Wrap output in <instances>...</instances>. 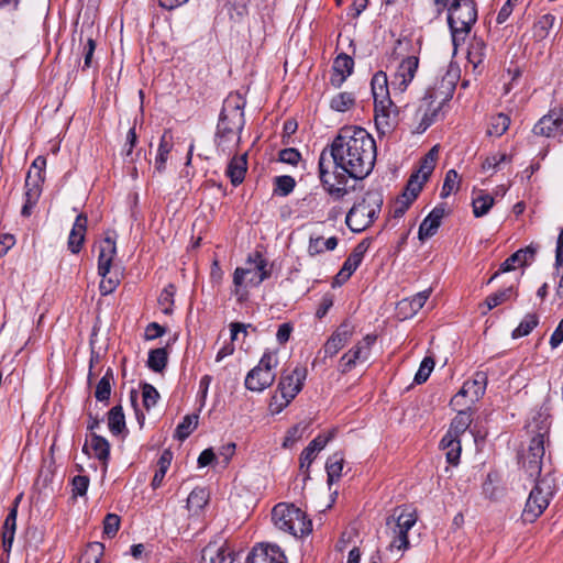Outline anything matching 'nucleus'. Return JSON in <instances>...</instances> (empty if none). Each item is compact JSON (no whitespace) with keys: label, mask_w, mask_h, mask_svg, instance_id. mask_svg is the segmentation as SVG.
Masks as SVG:
<instances>
[{"label":"nucleus","mask_w":563,"mask_h":563,"mask_svg":"<svg viewBox=\"0 0 563 563\" xmlns=\"http://www.w3.org/2000/svg\"><path fill=\"white\" fill-rule=\"evenodd\" d=\"M328 148V164L342 169L353 179H364L374 168L376 143L372 135L360 126H344Z\"/></svg>","instance_id":"1"},{"label":"nucleus","mask_w":563,"mask_h":563,"mask_svg":"<svg viewBox=\"0 0 563 563\" xmlns=\"http://www.w3.org/2000/svg\"><path fill=\"white\" fill-rule=\"evenodd\" d=\"M244 124L245 119L241 104L225 101L217 124L216 145L218 152L230 155L238 147Z\"/></svg>","instance_id":"4"},{"label":"nucleus","mask_w":563,"mask_h":563,"mask_svg":"<svg viewBox=\"0 0 563 563\" xmlns=\"http://www.w3.org/2000/svg\"><path fill=\"white\" fill-rule=\"evenodd\" d=\"M114 380L113 371L109 367L96 386L95 397L100 402H109L111 396V385Z\"/></svg>","instance_id":"36"},{"label":"nucleus","mask_w":563,"mask_h":563,"mask_svg":"<svg viewBox=\"0 0 563 563\" xmlns=\"http://www.w3.org/2000/svg\"><path fill=\"white\" fill-rule=\"evenodd\" d=\"M439 156V146L434 145L421 159L420 167L416 172L420 175V179L427 181L429 176L432 174L435 167V163Z\"/></svg>","instance_id":"39"},{"label":"nucleus","mask_w":563,"mask_h":563,"mask_svg":"<svg viewBox=\"0 0 563 563\" xmlns=\"http://www.w3.org/2000/svg\"><path fill=\"white\" fill-rule=\"evenodd\" d=\"M371 245V239H364L362 240L351 252V254L347 256L345 262L343 263V268L345 271H349L351 274H353L357 267L361 265L365 253L367 252L368 247Z\"/></svg>","instance_id":"31"},{"label":"nucleus","mask_w":563,"mask_h":563,"mask_svg":"<svg viewBox=\"0 0 563 563\" xmlns=\"http://www.w3.org/2000/svg\"><path fill=\"white\" fill-rule=\"evenodd\" d=\"M168 353L165 347L151 350L147 358V366L156 373H161L167 365Z\"/></svg>","instance_id":"42"},{"label":"nucleus","mask_w":563,"mask_h":563,"mask_svg":"<svg viewBox=\"0 0 563 563\" xmlns=\"http://www.w3.org/2000/svg\"><path fill=\"white\" fill-rule=\"evenodd\" d=\"M424 183L426 181L420 179V175L418 173H413L410 176L402 194L399 197H401L404 199L407 198L408 201L412 203L419 196L420 191L422 190Z\"/></svg>","instance_id":"46"},{"label":"nucleus","mask_w":563,"mask_h":563,"mask_svg":"<svg viewBox=\"0 0 563 563\" xmlns=\"http://www.w3.org/2000/svg\"><path fill=\"white\" fill-rule=\"evenodd\" d=\"M538 325V317L536 314H527L519 325L512 331L514 339L528 335Z\"/></svg>","instance_id":"52"},{"label":"nucleus","mask_w":563,"mask_h":563,"mask_svg":"<svg viewBox=\"0 0 563 563\" xmlns=\"http://www.w3.org/2000/svg\"><path fill=\"white\" fill-rule=\"evenodd\" d=\"M375 334H366L352 349L344 353L340 358V372L345 374L351 372L357 362H365L371 356L372 346L376 342Z\"/></svg>","instance_id":"13"},{"label":"nucleus","mask_w":563,"mask_h":563,"mask_svg":"<svg viewBox=\"0 0 563 563\" xmlns=\"http://www.w3.org/2000/svg\"><path fill=\"white\" fill-rule=\"evenodd\" d=\"M306 377L307 369L303 366H296L290 372L287 369L282 372L277 390L269 402V410L273 415L282 412L301 391Z\"/></svg>","instance_id":"7"},{"label":"nucleus","mask_w":563,"mask_h":563,"mask_svg":"<svg viewBox=\"0 0 563 563\" xmlns=\"http://www.w3.org/2000/svg\"><path fill=\"white\" fill-rule=\"evenodd\" d=\"M283 550L271 543L255 544L246 556L245 563H286Z\"/></svg>","instance_id":"16"},{"label":"nucleus","mask_w":563,"mask_h":563,"mask_svg":"<svg viewBox=\"0 0 563 563\" xmlns=\"http://www.w3.org/2000/svg\"><path fill=\"white\" fill-rule=\"evenodd\" d=\"M515 296L514 287L509 286L501 290H498L489 296L485 300L486 310L483 313L494 309L495 307L510 300Z\"/></svg>","instance_id":"45"},{"label":"nucleus","mask_w":563,"mask_h":563,"mask_svg":"<svg viewBox=\"0 0 563 563\" xmlns=\"http://www.w3.org/2000/svg\"><path fill=\"white\" fill-rule=\"evenodd\" d=\"M275 527L295 538H301L312 531V522L305 511L292 504L279 503L272 510Z\"/></svg>","instance_id":"6"},{"label":"nucleus","mask_w":563,"mask_h":563,"mask_svg":"<svg viewBox=\"0 0 563 563\" xmlns=\"http://www.w3.org/2000/svg\"><path fill=\"white\" fill-rule=\"evenodd\" d=\"M331 438V434H329L328 437L319 434L308 444L307 448L303 449L299 459L301 470H309L311 463L317 456V453L320 452L328 444Z\"/></svg>","instance_id":"26"},{"label":"nucleus","mask_w":563,"mask_h":563,"mask_svg":"<svg viewBox=\"0 0 563 563\" xmlns=\"http://www.w3.org/2000/svg\"><path fill=\"white\" fill-rule=\"evenodd\" d=\"M172 460L173 453L169 450H164L157 461V470L155 471L154 477L151 483L153 489H156L162 485L166 472L170 466Z\"/></svg>","instance_id":"38"},{"label":"nucleus","mask_w":563,"mask_h":563,"mask_svg":"<svg viewBox=\"0 0 563 563\" xmlns=\"http://www.w3.org/2000/svg\"><path fill=\"white\" fill-rule=\"evenodd\" d=\"M249 263L255 264V269H253L250 282L261 284L263 280L267 279L271 276V272L269 269H267V262L260 252H256L253 256H250Z\"/></svg>","instance_id":"37"},{"label":"nucleus","mask_w":563,"mask_h":563,"mask_svg":"<svg viewBox=\"0 0 563 563\" xmlns=\"http://www.w3.org/2000/svg\"><path fill=\"white\" fill-rule=\"evenodd\" d=\"M200 563H240L238 553L227 541H210L201 550Z\"/></svg>","instance_id":"15"},{"label":"nucleus","mask_w":563,"mask_h":563,"mask_svg":"<svg viewBox=\"0 0 563 563\" xmlns=\"http://www.w3.org/2000/svg\"><path fill=\"white\" fill-rule=\"evenodd\" d=\"M440 449L445 451V459L449 464L456 466L460 463L462 451L461 439L443 437L440 441Z\"/></svg>","instance_id":"34"},{"label":"nucleus","mask_w":563,"mask_h":563,"mask_svg":"<svg viewBox=\"0 0 563 563\" xmlns=\"http://www.w3.org/2000/svg\"><path fill=\"white\" fill-rule=\"evenodd\" d=\"M209 501V493L203 487H196L187 498V509L192 515H199Z\"/></svg>","instance_id":"32"},{"label":"nucleus","mask_w":563,"mask_h":563,"mask_svg":"<svg viewBox=\"0 0 563 563\" xmlns=\"http://www.w3.org/2000/svg\"><path fill=\"white\" fill-rule=\"evenodd\" d=\"M422 38L416 40L404 36L397 40L394 47V55L401 57L397 70L390 82L394 92L402 93L413 80L419 67V55L421 52Z\"/></svg>","instance_id":"3"},{"label":"nucleus","mask_w":563,"mask_h":563,"mask_svg":"<svg viewBox=\"0 0 563 563\" xmlns=\"http://www.w3.org/2000/svg\"><path fill=\"white\" fill-rule=\"evenodd\" d=\"M328 148H323L318 162V173L320 183L324 189V191L333 199V200H342L350 190L347 189L349 178H351L346 172L342 169H336L334 166L333 178L335 183L331 181V175L329 170L328 164Z\"/></svg>","instance_id":"9"},{"label":"nucleus","mask_w":563,"mask_h":563,"mask_svg":"<svg viewBox=\"0 0 563 563\" xmlns=\"http://www.w3.org/2000/svg\"><path fill=\"white\" fill-rule=\"evenodd\" d=\"M545 432H539L534 437H532L526 454L529 455L530 457L532 456L534 459H540L543 461V456L545 453Z\"/></svg>","instance_id":"51"},{"label":"nucleus","mask_w":563,"mask_h":563,"mask_svg":"<svg viewBox=\"0 0 563 563\" xmlns=\"http://www.w3.org/2000/svg\"><path fill=\"white\" fill-rule=\"evenodd\" d=\"M536 253L537 250L532 246L518 250L500 264L499 269L489 278L488 283L494 280L500 273H507L514 271L517 266L527 264L528 261L534 258Z\"/></svg>","instance_id":"21"},{"label":"nucleus","mask_w":563,"mask_h":563,"mask_svg":"<svg viewBox=\"0 0 563 563\" xmlns=\"http://www.w3.org/2000/svg\"><path fill=\"white\" fill-rule=\"evenodd\" d=\"M375 126L379 135H386L393 131L397 121V107L393 101L387 106L385 102L374 104Z\"/></svg>","instance_id":"17"},{"label":"nucleus","mask_w":563,"mask_h":563,"mask_svg":"<svg viewBox=\"0 0 563 563\" xmlns=\"http://www.w3.org/2000/svg\"><path fill=\"white\" fill-rule=\"evenodd\" d=\"M371 88L374 98V104L385 102V104L388 106L390 101H393L389 96V84L387 74L385 71L379 70L374 74L371 80Z\"/></svg>","instance_id":"24"},{"label":"nucleus","mask_w":563,"mask_h":563,"mask_svg":"<svg viewBox=\"0 0 563 563\" xmlns=\"http://www.w3.org/2000/svg\"><path fill=\"white\" fill-rule=\"evenodd\" d=\"M90 448L93 451L95 457L106 465L110 456V444L108 440L101 435L92 433Z\"/></svg>","instance_id":"40"},{"label":"nucleus","mask_w":563,"mask_h":563,"mask_svg":"<svg viewBox=\"0 0 563 563\" xmlns=\"http://www.w3.org/2000/svg\"><path fill=\"white\" fill-rule=\"evenodd\" d=\"M550 485L545 479H540L531 489L522 511V519L527 522H533L547 509L550 503Z\"/></svg>","instance_id":"12"},{"label":"nucleus","mask_w":563,"mask_h":563,"mask_svg":"<svg viewBox=\"0 0 563 563\" xmlns=\"http://www.w3.org/2000/svg\"><path fill=\"white\" fill-rule=\"evenodd\" d=\"M32 178L33 176H31V172H29L25 178V202L21 210V214L23 217L31 216L32 210L41 196V183L38 180H33Z\"/></svg>","instance_id":"25"},{"label":"nucleus","mask_w":563,"mask_h":563,"mask_svg":"<svg viewBox=\"0 0 563 563\" xmlns=\"http://www.w3.org/2000/svg\"><path fill=\"white\" fill-rule=\"evenodd\" d=\"M115 232H108L99 243L98 274L106 277L111 269L112 262L117 255Z\"/></svg>","instance_id":"18"},{"label":"nucleus","mask_w":563,"mask_h":563,"mask_svg":"<svg viewBox=\"0 0 563 563\" xmlns=\"http://www.w3.org/2000/svg\"><path fill=\"white\" fill-rule=\"evenodd\" d=\"M522 467L531 478H537L541 474L542 460L525 454L522 456Z\"/></svg>","instance_id":"57"},{"label":"nucleus","mask_w":563,"mask_h":563,"mask_svg":"<svg viewBox=\"0 0 563 563\" xmlns=\"http://www.w3.org/2000/svg\"><path fill=\"white\" fill-rule=\"evenodd\" d=\"M121 519L115 514H108L103 519V534L108 538H113L119 528Z\"/></svg>","instance_id":"60"},{"label":"nucleus","mask_w":563,"mask_h":563,"mask_svg":"<svg viewBox=\"0 0 563 563\" xmlns=\"http://www.w3.org/2000/svg\"><path fill=\"white\" fill-rule=\"evenodd\" d=\"M460 186V176L455 169H449L445 174L443 186L441 189V197L446 198L453 191L457 190Z\"/></svg>","instance_id":"54"},{"label":"nucleus","mask_w":563,"mask_h":563,"mask_svg":"<svg viewBox=\"0 0 563 563\" xmlns=\"http://www.w3.org/2000/svg\"><path fill=\"white\" fill-rule=\"evenodd\" d=\"M355 103V97L352 92H340L331 99L330 107L338 112H344L351 109Z\"/></svg>","instance_id":"49"},{"label":"nucleus","mask_w":563,"mask_h":563,"mask_svg":"<svg viewBox=\"0 0 563 563\" xmlns=\"http://www.w3.org/2000/svg\"><path fill=\"white\" fill-rule=\"evenodd\" d=\"M555 16L548 13L542 15L539 21L534 24V35L539 38L548 36L549 31L553 27Z\"/></svg>","instance_id":"56"},{"label":"nucleus","mask_w":563,"mask_h":563,"mask_svg":"<svg viewBox=\"0 0 563 563\" xmlns=\"http://www.w3.org/2000/svg\"><path fill=\"white\" fill-rule=\"evenodd\" d=\"M278 358L273 352H265L258 364L252 368L244 380L245 387L251 391L261 393L271 387L275 380Z\"/></svg>","instance_id":"10"},{"label":"nucleus","mask_w":563,"mask_h":563,"mask_svg":"<svg viewBox=\"0 0 563 563\" xmlns=\"http://www.w3.org/2000/svg\"><path fill=\"white\" fill-rule=\"evenodd\" d=\"M456 74L450 71L441 80L440 88H429L421 100L418 113H421L420 128L427 130L434 121L441 104L452 98L455 90Z\"/></svg>","instance_id":"5"},{"label":"nucleus","mask_w":563,"mask_h":563,"mask_svg":"<svg viewBox=\"0 0 563 563\" xmlns=\"http://www.w3.org/2000/svg\"><path fill=\"white\" fill-rule=\"evenodd\" d=\"M343 464L344 457L341 452H335L328 457L325 470L328 475L327 482L329 485H332L334 482L339 481L342 475Z\"/></svg>","instance_id":"35"},{"label":"nucleus","mask_w":563,"mask_h":563,"mask_svg":"<svg viewBox=\"0 0 563 563\" xmlns=\"http://www.w3.org/2000/svg\"><path fill=\"white\" fill-rule=\"evenodd\" d=\"M433 367H434V360H433V357L426 356L422 360V362H421V364L419 366V369H418V372L415 375V378H413L415 383H417V384L424 383L429 378Z\"/></svg>","instance_id":"58"},{"label":"nucleus","mask_w":563,"mask_h":563,"mask_svg":"<svg viewBox=\"0 0 563 563\" xmlns=\"http://www.w3.org/2000/svg\"><path fill=\"white\" fill-rule=\"evenodd\" d=\"M174 295H175V286L168 285L163 289L158 297V302L161 306L164 307L163 311L164 313H170L172 312V306L174 303Z\"/></svg>","instance_id":"61"},{"label":"nucleus","mask_w":563,"mask_h":563,"mask_svg":"<svg viewBox=\"0 0 563 563\" xmlns=\"http://www.w3.org/2000/svg\"><path fill=\"white\" fill-rule=\"evenodd\" d=\"M198 415H187L175 430L174 438L179 441L186 440L198 426Z\"/></svg>","instance_id":"44"},{"label":"nucleus","mask_w":563,"mask_h":563,"mask_svg":"<svg viewBox=\"0 0 563 563\" xmlns=\"http://www.w3.org/2000/svg\"><path fill=\"white\" fill-rule=\"evenodd\" d=\"M307 429H308V424L303 423V422L297 423L294 427H291L286 433V437L283 442V446L284 448L292 446L296 442H298L300 439H302Z\"/></svg>","instance_id":"55"},{"label":"nucleus","mask_w":563,"mask_h":563,"mask_svg":"<svg viewBox=\"0 0 563 563\" xmlns=\"http://www.w3.org/2000/svg\"><path fill=\"white\" fill-rule=\"evenodd\" d=\"M172 150V144L166 141L165 135L162 136L161 143L157 150V155L155 158V170L158 173H163L165 170V165L168 158V154Z\"/></svg>","instance_id":"53"},{"label":"nucleus","mask_w":563,"mask_h":563,"mask_svg":"<svg viewBox=\"0 0 563 563\" xmlns=\"http://www.w3.org/2000/svg\"><path fill=\"white\" fill-rule=\"evenodd\" d=\"M354 60L345 53L339 54L333 60L330 82L333 87L340 88L346 78L353 73Z\"/></svg>","instance_id":"20"},{"label":"nucleus","mask_w":563,"mask_h":563,"mask_svg":"<svg viewBox=\"0 0 563 563\" xmlns=\"http://www.w3.org/2000/svg\"><path fill=\"white\" fill-rule=\"evenodd\" d=\"M16 517L18 514L15 509H9V514L3 522L1 528V538H2V549L8 555L11 552L12 544L14 541V534L16 530Z\"/></svg>","instance_id":"28"},{"label":"nucleus","mask_w":563,"mask_h":563,"mask_svg":"<svg viewBox=\"0 0 563 563\" xmlns=\"http://www.w3.org/2000/svg\"><path fill=\"white\" fill-rule=\"evenodd\" d=\"M417 515L415 511L402 509L397 510L387 518L386 526L393 531V539L389 543V550L405 551L409 548L408 531L416 525Z\"/></svg>","instance_id":"11"},{"label":"nucleus","mask_w":563,"mask_h":563,"mask_svg":"<svg viewBox=\"0 0 563 563\" xmlns=\"http://www.w3.org/2000/svg\"><path fill=\"white\" fill-rule=\"evenodd\" d=\"M142 397H143L144 407L147 410H150L152 407H154L157 404L159 394L153 385H151L148 383H144L142 385Z\"/></svg>","instance_id":"59"},{"label":"nucleus","mask_w":563,"mask_h":563,"mask_svg":"<svg viewBox=\"0 0 563 563\" xmlns=\"http://www.w3.org/2000/svg\"><path fill=\"white\" fill-rule=\"evenodd\" d=\"M486 57V43L483 38L473 36L467 47V60L477 69L483 65Z\"/></svg>","instance_id":"30"},{"label":"nucleus","mask_w":563,"mask_h":563,"mask_svg":"<svg viewBox=\"0 0 563 563\" xmlns=\"http://www.w3.org/2000/svg\"><path fill=\"white\" fill-rule=\"evenodd\" d=\"M104 547L100 542H91L84 550L78 563H100Z\"/></svg>","instance_id":"47"},{"label":"nucleus","mask_w":563,"mask_h":563,"mask_svg":"<svg viewBox=\"0 0 563 563\" xmlns=\"http://www.w3.org/2000/svg\"><path fill=\"white\" fill-rule=\"evenodd\" d=\"M87 216L85 213H80L77 216L73 228L70 230L68 236V250L73 254H77L80 252L82 244L85 242L86 231H87Z\"/></svg>","instance_id":"22"},{"label":"nucleus","mask_w":563,"mask_h":563,"mask_svg":"<svg viewBox=\"0 0 563 563\" xmlns=\"http://www.w3.org/2000/svg\"><path fill=\"white\" fill-rule=\"evenodd\" d=\"M71 485L74 495L85 496L89 486V477L85 475H77L73 478Z\"/></svg>","instance_id":"64"},{"label":"nucleus","mask_w":563,"mask_h":563,"mask_svg":"<svg viewBox=\"0 0 563 563\" xmlns=\"http://www.w3.org/2000/svg\"><path fill=\"white\" fill-rule=\"evenodd\" d=\"M533 133L536 135L550 137L554 135L556 131H561V124L556 112L552 110L549 114L543 115L533 126Z\"/></svg>","instance_id":"29"},{"label":"nucleus","mask_w":563,"mask_h":563,"mask_svg":"<svg viewBox=\"0 0 563 563\" xmlns=\"http://www.w3.org/2000/svg\"><path fill=\"white\" fill-rule=\"evenodd\" d=\"M494 198L488 194H481L473 198V213L476 218H481L488 213L490 208L494 206Z\"/></svg>","instance_id":"48"},{"label":"nucleus","mask_w":563,"mask_h":563,"mask_svg":"<svg viewBox=\"0 0 563 563\" xmlns=\"http://www.w3.org/2000/svg\"><path fill=\"white\" fill-rule=\"evenodd\" d=\"M354 332V325L350 321H343L318 352V357H322L324 362L328 357L335 356L351 341Z\"/></svg>","instance_id":"14"},{"label":"nucleus","mask_w":563,"mask_h":563,"mask_svg":"<svg viewBox=\"0 0 563 563\" xmlns=\"http://www.w3.org/2000/svg\"><path fill=\"white\" fill-rule=\"evenodd\" d=\"M437 14L448 11V24L453 45L464 43L472 26L477 21V8L474 0H432Z\"/></svg>","instance_id":"2"},{"label":"nucleus","mask_w":563,"mask_h":563,"mask_svg":"<svg viewBox=\"0 0 563 563\" xmlns=\"http://www.w3.org/2000/svg\"><path fill=\"white\" fill-rule=\"evenodd\" d=\"M457 411L456 416L452 419L451 424L444 437H449L451 439H460L462 434L470 428L473 421V411L471 407L465 409L459 408L455 409Z\"/></svg>","instance_id":"23"},{"label":"nucleus","mask_w":563,"mask_h":563,"mask_svg":"<svg viewBox=\"0 0 563 563\" xmlns=\"http://www.w3.org/2000/svg\"><path fill=\"white\" fill-rule=\"evenodd\" d=\"M487 382L488 377L485 372H476L472 379L466 380V384L470 386L471 404H475L484 396Z\"/></svg>","instance_id":"33"},{"label":"nucleus","mask_w":563,"mask_h":563,"mask_svg":"<svg viewBox=\"0 0 563 563\" xmlns=\"http://www.w3.org/2000/svg\"><path fill=\"white\" fill-rule=\"evenodd\" d=\"M446 214L444 203H440L434 207L431 212L422 220L418 231V238L420 241L432 238L441 225L442 219Z\"/></svg>","instance_id":"19"},{"label":"nucleus","mask_w":563,"mask_h":563,"mask_svg":"<svg viewBox=\"0 0 563 563\" xmlns=\"http://www.w3.org/2000/svg\"><path fill=\"white\" fill-rule=\"evenodd\" d=\"M510 125L509 115L500 112L493 117L489 120V126L487 130V134L490 136H501Z\"/></svg>","instance_id":"43"},{"label":"nucleus","mask_w":563,"mask_h":563,"mask_svg":"<svg viewBox=\"0 0 563 563\" xmlns=\"http://www.w3.org/2000/svg\"><path fill=\"white\" fill-rule=\"evenodd\" d=\"M108 427L113 434H120L125 429V418L122 406L117 405L108 412Z\"/></svg>","instance_id":"41"},{"label":"nucleus","mask_w":563,"mask_h":563,"mask_svg":"<svg viewBox=\"0 0 563 563\" xmlns=\"http://www.w3.org/2000/svg\"><path fill=\"white\" fill-rule=\"evenodd\" d=\"M274 195L286 197L295 189L296 180L288 175L277 176L274 179Z\"/></svg>","instance_id":"50"},{"label":"nucleus","mask_w":563,"mask_h":563,"mask_svg":"<svg viewBox=\"0 0 563 563\" xmlns=\"http://www.w3.org/2000/svg\"><path fill=\"white\" fill-rule=\"evenodd\" d=\"M247 154L244 153L241 156H234L231 158L228 168L225 170L227 176L233 186H239L243 183L247 170Z\"/></svg>","instance_id":"27"},{"label":"nucleus","mask_w":563,"mask_h":563,"mask_svg":"<svg viewBox=\"0 0 563 563\" xmlns=\"http://www.w3.org/2000/svg\"><path fill=\"white\" fill-rule=\"evenodd\" d=\"M468 388H470V386L466 384V382H464L461 389L451 399L450 405L452 406L453 409H459V408L465 409L468 407L466 402H460V399L467 398L468 402L471 404V394L468 393Z\"/></svg>","instance_id":"62"},{"label":"nucleus","mask_w":563,"mask_h":563,"mask_svg":"<svg viewBox=\"0 0 563 563\" xmlns=\"http://www.w3.org/2000/svg\"><path fill=\"white\" fill-rule=\"evenodd\" d=\"M301 158L300 152L295 147H287L279 152V161L289 165H297Z\"/></svg>","instance_id":"63"},{"label":"nucleus","mask_w":563,"mask_h":563,"mask_svg":"<svg viewBox=\"0 0 563 563\" xmlns=\"http://www.w3.org/2000/svg\"><path fill=\"white\" fill-rule=\"evenodd\" d=\"M383 206V196L378 191H367L361 201L349 210L345 223L353 232L367 229L378 217Z\"/></svg>","instance_id":"8"}]
</instances>
